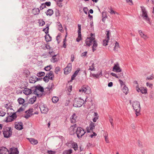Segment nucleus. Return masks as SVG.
<instances>
[{"label": "nucleus", "instance_id": "412c9836", "mask_svg": "<svg viewBox=\"0 0 154 154\" xmlns=\"http://www.w3.org/2000/svg\"><path fill=\"white\" fill-rule=\"evenodd\" d=\"M137 91L139 92L140 91L142 94H146L147 93V90L146 88L144 87H141L140 88H138L137 90Z\"/></svg>", "mask_w": 154, "mask_h": 154}, {"label": "nucleus", "instance_id": "680f3d73", "mask_svg": "<svg viewBox=\"0 0 154 154\" xmlns=\"http://www.w3.org/2000/svg\"><path fill=\"white\" fill-rule=\"evenodd\" d=\"M25 73L26 75V77H27L30 74V72L29 70L25 71Z\"/></svg>", "mask_w": 154, "mask_h": 154}, {"label": "nucleus", "instance_id": "9d476101", "mask_svg": "<svg viewBox=\"0 0 154 154\" xmlns=\"http://www.w3.org/2000/svg\"><path fill=\"white\" fill-rule=\"evenodd\" d=\"M43 91L44 89L42 87L40 86H37L36 87L35 93L37 95H38L39 94H41Z\"/></svg>", "mask_w": 154, "mask_h": 154}, {"label": "nucleus", "instance_id": "423d86ee", "mask_svg": "<svg viewBox=\"0 0 154 154\" xmlns=\"http://www.w3.org/2000/svg\"><path fill=\"white\" fill-rule=\"evenodd\" d=\"M39 108L42 113H47L49 110L48 108L43 103H41L39 105Z\"/></svg>", "mask_w": 154, "mask_h": 154}, {"label": "nucleus", "instance_id": "ddd939ff", "mask_svg": "<svg viewBox=\"0 0 154 154\" xmlns=\"http://www.w3.org/2000/svg\"><path fill=\"white\" fill-rule=\"evenodd\" d=\"M8 154H18L19 152L17 148L15 147H12L10 148L9 150H8Z\"/></svg>", "mask_w": 154, "mask_h": 154}, {"label": "nucleus", "instance_id": "6e6552de", "mask_svg": "<svg viewBox=\"0 0 154 154\" xmlns=\"http://www.w3.org/2000/svg\"><path fill=\"white\" fill-rule=\"evenodd\" d=\"M77 126L76 124L71 126L69 129V131L70 134L71 135L74 134L76 132L77 130Z\"/></svg>", "mask_w": 154, "mask_h": 154}, {"label": "nucleus", "instance_id": "bf43d9fd", "mask_svg": "<svg viewBox=\"0 0 154 154\" xmlns=\"http://www.w3.org/2000/svg\"><path fill=\"white\" fill-rule=\"evenodd\" d=\"M46 7L45 4H42L41 5L40 7V9L41 10H42L43 8H45Z\"/></svg>", "mask_w": 154, "mask_h": 154}, {"label": "nucleus", "instance_id": "72a5a7b5", "mask_svg": "<svg viewBox=\"0 0 154 154\" xmlns=\"http://www.w3.org/2000/svg\"><path fill=\"white\" fill-rule=\"evenodd\" d=\"M53 13V11L51 9H48L46 13V14L47 15H49L50 16Z\"/></svg>", "mask_w": 154, "mask_h": 154}, {"label": "nucleus", "instance_id": "cd10ccee", "mask_svg": "<svg viewBox=\"0 0 154 154\" xmlns=\"http://www.w3.org/2000/svg\"><path fill=\"white\" fill-rule=\"evenodd\" d=\"M63 0H56L57 5L59 7H62L63 6L62 2Z\"/></svg>", "mask_w": 154, "mask_h": 154}, {"label": "nucleus", "instance_id": "f8f14e48", "mask_svg": "<svg viewBox=\"0 0 154 154\" xmlns=\"http://www.w3.org/2000/svg\"><path fill=\"white\" fill-rule=\"evenodd\" d=\"M142 17H143L144 19L148 21H149V19L148 17L145 8H142Z\"/></svg>", "mask_w": 154, "mask_h": 154}, {"label": "nucleus", "instance_id": "0eeeda50", "mask_svg": "<svg viewBox=\"0 0 154 154\" xmlns=\"http://www.w3.org/2000/svg\"><path fill=\"white\" fill-rule=\"evenodd\" d=\"M132 106L136 112H139L140 109V105L139 102L135 101L132 104Z\"/></svg>", "mask_w": 154, "mask_h": 154}, {"label": "nucleus", "instance_id": "37998d69", "mask_svg": "<svg viewBox=\"0 0 154 154\" xmlns=\"http://www.w3.org/2000/svg\"><path fill=\"white\" fill-rule=\"evenodd\" d=\"M45 75V73L44 72H39L37 74V75L38 77H41L44 76Z\"/></svg>", "mask_w": 154, "mask_h": 154}, {"label": "nucleus", "instance_id": "1a4fd4ad", "mask_svg": "<svg viewBox=\"0 0 154 154\" xmlns=\"http://www.w3.org/2000/svg\"><path fill=\"white\" fill-rule=\"evenodd\" d=\"M72 70V64L69 63L67 66L64 69V73L65 74L67 75Z\"/></svg>", "mask_w": 154, "mask_h": 154}, {"label": "nucleus", "instance_id": "79ce46f5", "mask_svg": "<svg viewBox=\"0 0 154 154\" xmlns=\"http://www.w3.org/2000/svg\"><path fill=\"white\" fill-rule=\"evenodd\" d=\"M18 102L20 104H23L24 102V100L22 98H20L18 99Z\"/></svg>", "mask_w": 154, "mask_h": 154}, {"label": "nucleus", "instance_id": "c756f323", "mask_svg": "<svg viewBox=\"0 0 154 154\" xmlns=\"http://www.w3.org/2000/svg\"><path fill=\"white\" fill-rule=\"evenodd\" d=\"M45 37L46 42H49L51 40V38L49 34H46Z\"/></svg>", "mask_w": 154, "mask_h": 154}, {"label": "nucleus", "instance_id": "2eb2a0df", "mask_svg": "<svg viewBox=\"0 0 154 154\" xmlns=\"http://www.w3.org/2000/svg\"><path fill=\"white\" fill-rule=\"evenodd\" d=\"M113 71L116 72H120L122 70L118 64H115L113 68Z\"/></svg>", "mask_w": 154, "mask_h": 154}, {"label": "nucleus", "instance_id": "c9c22d12", "mask_svg": "<svg viewBox=\"0 0 154 154\" xmlns=\"http://www.w3.org/2000/svg\"><path fill=\"white\" fill-rule=\"evenodd\" d=\"M13 121L12 118L11 116H8L6 118L5 121L6 122H11Z\"/></svg>", "mask_w": 154, "mask_h": 154}, {"label": "nucleus", "instance_id": "b1692460", "mask_svg": "<svg viewBox=\"0 0 154 154\" xmlns=\"http://www.w3.org/2000/svg\"><path fill=\"white\" fill-rule=\"evenodd\" d=\"M48 76L49 79L51 80H53V79L54 77V75L53 74V73L52 71H50L49 73L46 74Z\"/></svg>", "mask_w": 154, "mask_h": 154}, {"label": "nucleus", "instance_id": "2f4dec72", "mask_svg": "<svg viewBox=\"0 0 154 154\" xmlns=\"http://www.w3.org/2000/svg\"><path fill=\"white\" fill-rule=\"evenodd\" d=\"M58 60V59L57 58V55H55L52 57L51 59V61L53 62H55L57 61Z\"/></svg>", "mask_w": 154, "mask_h": 154}, {"label": "nucleus", "instance_id": "603ef678", "mask_svg": "<svg viewBox=\"0 0 154 154\" xmlns=\"http://www.w3.org/2000/svg\"><path fill=\"white\" fill-rule=\"evenodd\" d=\"M66 38H64V40L63 42V47L64 48H66Z\"/></svg>", "mask_w": 154, "mask_h": 154}, {"label": "nucleus", "instance_id": "5701e85b", "mask_svg": "<svg viewBox=\"0 0 154 154\" xmlns=\"http://www.w3.org/2000/svg\"><path fill=\"white\" fill-rule=\"evenodd\" d=\"M94 66V63L93 62H91L88 70H90L91 71H95L96 70V69Z\"/></svg>", "mask_w": 154, "mask_h": 154}, {"label": "nucleus", "instance_id": "0e129e2a", "mask_svg": "<svg viewBox=\"0 0 154 154\" xmlns=\"http://www.w3.org/2000/svg\"><path fill=\"white\" fill-rule=\"evenodd\" d=\"M97 134L94 132H93V134L91 135L90 136L91 138H93L94 137H95L97 136Z\"/></svg>", "mask_w": 154, "mask_h": 154}, {"label": "nucleus", "instance_id": "7c9ffc66", "mask_svg": "<svg viewBox=\"0 0 154 154\" xmlns=\"http://www.w3.org/2000/svg\"><path fill=\"white\" fill-rule=\"evenodd\" d=\"M57 25L58 26V30L62 32L63 31L62 25L60 22L57 23Z\"/></svg>", "mask_w": 154, "mask_h": 154}, {"label": "nucleus", "instance_id": "774afa93", "mask_svg": "<svg viewBox=\"0 0 154 154\" xmlns=\"http://www.w3.org/2000/svg\"><path fill=\"white\" fill-rule=\"evenodd\" d=\"M45 4V6L47 5L48 6H49L51 5V2H46Z\"/></svg>", "mask_w": 154, "mask_h": 154}, {"label": "nucleus", "instance_id": "393cba45", "mask_svg": "<svg viewBox=\"0 0 154 154\" xmlns=\"http://www.w3.org/2000/svg\"><path fill=\"white\" fill-rule=\"evenodd\" d=\"M80 68H78L77 69L75 72L74 74L72 75L71 77L72 80H73L75 79V77L78 75L79 72L80 71Z\"/></svg>", "mask_w": 154, "mask_h": 154}, {"label": "nucleus", "instance_id": "39448f33", "mask_svg": "<svg viewBox=\"0 0 154 154\" xmlns=\"http://www.w3.org/2000/svg\"><path fill=\"white\" fill-rule=\"evenodd\" d=\"M85 131V130L81 127H79L77 128L76 130V134L77 137L79 138H80L84 135Z\"/></svg>", "mask_w": 154, "mask_h": 154}, {"label": "nucleus", "instance_id": "6e6d98bb", "mask_svg": "<svg viewBox=\"0 0 154 154\" xmlns=\"http://www.w3.org/2000/svg\"><path fill=\"white\" fill-rule=\"evenodd\" d=\"M146 85L147 86H149V88H152L153 86V84L151 83H150L148 82H147L146 83Z\"/></svg>", "mask_w": 154, "mask_h": 154}, {"label": "nucleus", "instance_id": "9b49d317", "mask_svg": "<svg viewBox=\"0 0 154 154\" xmlns=\"http://www.w3.org/2000/svg\"><path fill=\"white\" fill-rule=\"evenodd\" d=\"M95 124L92 122H90L89 126L87 127L86 130L88 132H90L95 128Z\"/></svg>", "mask_w": 154, "mask_h": 154}, {"label": "nucleus", "instance_id": "f03ea898", "mask_svg": "<svg viewBox=\"0 0 154 154\" xmlns=\"http://www.w3.org/2000/svg\"><path fill=\"white\" fill-rule=\"evenodd\" d=\"M3 133L5 137L8 138L11 137L12 134L11 128L7 127L4 128L3 131Z\"/></svg>", "mask_w": 154, "mask_h": 154}, {"label": "nucleus", "instance_id": "bb28decb", "mask_svg": "<svg viewBox=\"0 0 154 154\" xmlns=\"http://www.w3.org/2000/svg\"><path fill=\"white\" fill-rule=\"evenodd\" d=\"M71 144L73 148L75 151L78 150V146L77 143L74 142H71Z\"/></svg>", "mask_w": 154, "mask_h": 154}, {"label": "nucleus", "instance_id": "f257e3e1", "mask_svg": "<svg viewBox=\"0 0 154 154\" xmlns=\"http://www.w3.org/2000/svg\"><path fill=\"white\" fill-rule=\"evenodd\" d=\"M95 41V34L91 33L90 35H88V37L85 40V45L90 47Z\"/></svg>", "mask_w": 154, "mask_h": 154}, {"label": "nucleus", "instance_id": "f3484780", "mask_svg": "<svg viewBox=\"0 0 154 154\" xmlns=\"http://www.w3.org/2000/svg\"><path fill=\"white\" fill-rule=\"evenodd\" d=\"M0 154H8V150L5 147H2L0 149Z\"/></svg>", "mask_w": 154, "mask_h": 154}, {"label": "nucleus", "instance_id": "3c124183", "mask_svg": "<svg viewBox=\"0 0 154 154\" xmlns=\"http://www.w3.org/2000/svg\"><path fill=\"white\" fill-rule=\"evenodd\" d=\"M40 26H43L45 24V22L43 20H41L39 21L38 22Z\"/></svg>", "mask_w": 154, "mask_h": 154}, {"label": "nucleus", "instance_id": "e2e57ef3", "mask_svg": "<svg viewBox=\"0 0 154 154\" xmlns=\"http://www.w3.org/2000/svg\"><path fill=\"white\" fill-rule=\"evenodd\" d=\"M88 9L87 8V7L84 8L83 9V11H84V12L86 14H87V11H88Z\"/></svg>", "mask_w": 154, "mask_h": 154}, {"label": "nucleus", "instance_id": "a211bd4d", "mask_svg": "<svg viewBox=\"0 0 154 154\" xmlns=\"http://www.w3.org/2000/svg\"><path fill=\"white\" fill-rule=\"evenodd\" d=\"M15 128L18 130H20L23 129V124L21 122L17 123L15 125Z\"/></svg>", "mask_w": 154, "mask_h": 154}, {"label": "nucleus", "instance_id": "4c0bfd02", "mask_svg": "<svg viewBox=\"0 0 154 154\" xmlns=\"http://www.w3.org/2000/svg\"><path fill=\"white\" fill-rule=\"evenodd\" d=\"M52 102L54 103H57L59 100V99L58 97H52Z\"/></svg>", "mask_w": 154, "mask_h": 154}, {"label": "nucleus", "instance_id": "052dcab7", "mask_svg": "<svg viewBox=\"0 0 154 154\" xmlns=\"http://www.w3.org/2000/svg\"><path fill=\"white\" fill-rule=\"evenodd\" d=\"M11 116L12 117V118L13 120L17 117L15 113L13 114Z\"/></svg>", "mask_w": 154, "mask_h": 154}, {"label": "nucleus", "instance_id": "e433bc0d", "mask_svg": "<svg viewBox=\"0 0 154 154\" xmlns=\"http://www.w3.org/2000/svg\"><path fill=\"white\" fill-rule=\"evenodd\" d=\"M94 117L93 119V120L94 122H96L97 120L98 119V114L97 113L95 112L94 113Z\"/></svg>", "mask_w": 154, "mask_h": 154}, {"label": "nucleus", "instance_id": "49530a36", "mask_svg": "<svg viewBox=\"0 0 154 154\" xmlns=\"http://www.w3.org/2000/svg\"><path fill=\"white\" fill-rule=\"evenodd\" d=\"M51 69V65H49L48 66H47L46 67H45L44 68V69L47 71H50V70Z\"/></svg>", "mask_w": 154, "mask_h": 154}, {"label": "nucleus", "instance_id": "dca6fc26", "mask_svg": "<svg viewBox=\"0 0 154 154\" xmlns=\"http://www.w3.org/2000/svg\"><path fill=\"white\" fill-rule=\"evenodd\" d=\"M29 142L32 145H36L38 143V141L33 138H27Z\"/></svg>", "mask_w": 154, "mask_h": 154}, {"label": "nucleus", "instance_id": "4d7b16f0", "mask_svg": "<svg viewBox=\"0 0 154 154\" xmlns=\"http://www.w3.org/2000/svg\"><path fill=\"white\" fill-rule=\"evenodd\" d=\"M154 79V76L153 75H151L150 77H147L146 78V79H148L149 80H152Z\"/></svg>", "mask_w": 154, "mask_h": 154}, {"label": "nucleus", "instance_id": "58836bf2", "mask_svg": "<svg viewBox=\"0 0 154 154\" xmlns=\"http://www.w3.org/2000/svg\"><path fill=\"white\" fill-rule=\"evenodd\" d=\"M109 39H108L106 38H105L103 40V45L104 46H106L108 45V43L109 42Z\"/></svg>", "mask_w": 154, "mask_h": 154}, {"label": "nucleus", "instance_id": "a18cd8bd", "mask_svg": "<svg viewBox=\"0 0 154 154\" xmlns=\"http://www.w3.org/2000/svg\"><path fill=\"white\" fill-rule=\"evenodd\" d=\"M49 27L48 26L46 28L44 29L43 30V31L45 32V33L47 34L49 32Z\"/></svg>", "mask_w": 154, "mask_h": 154}, {"label": "nucleus", "instance_id": "c03bdc74", "mask_svg": "<svg viewBox=\"0 0 154 154\" xmlns=\"http://www.w3.org/2000/svg\"><path fill=\"white\" fill-rule=\"evenodd\" d=\"M49 78H48V76L46 74V76H45L43 78V80L45 82H47L49 81Z\"/></svg>", "mask_w": 154, "mask_h": 154}, {"label": "nucleus", "instance_id": "a19ab883", "mask_svg": "<svg viewBox=\"0 0 154 154\" xmlns=\"http://www.w3.org/2000/svg\"><path fill=\"white\" fill-rule=\"evenodd\" d=\"M123 91L125 94H126L128 93V89L127 87L126 86H125L124 87L123 89Z\"/></svg>", "mask_w": 154, "mask_h": 154}, {"label": "nucleus", "instance_id": "473e14b6", "mask_svg": "<svg viewBox=\"0 0 154 154\" xmlns=\"http://www.w3.org/2000/svg\"><path fill=\"white\" fill-rule=\"evenodd\" d=\"M36 97L35 96L33 97L32 98L30 99L29 101L30 103H33L36 100Z\"/></svg>", "mask_w": 154, "mask_h": 154}, {"label": "nucleus", "instance_id": "ea45409f", "mask_svg": "<svg viewBox=\"0 0 154 154\" xmlns=\"http://www.w3.org/2000/svg\"><path fill=\"white\" fill-rule=\"evenodd\" d=\"M78 37L76 38V41L77 42H79L82 39V35L81 33H78Z\"/></svg>", "mask_w": 154, "mask_h": 154}, {"label": "nucleus", "instance_id": "7ed1b4c3", "mask_svg": "<svg viewBox=\"0 0 154 154\" xmlns=\"http://www.w3.org/2000/svg\"><path fill=\"white\" fill-rule=\"evenodd\" d=\"M79 91L85 94H89L91 92V89L90 87L87 85H84L82 86Z\"/></svg>", "mask_w": 154, "mask_h": 154}, {"label": "nucleus", "instance_id": "8fccbe9b", "mask_svg": "<svg viewBox=\"0 0 154 154\" xmlns=\"http://www.w3.org/2000/svg\"><path fill=\"white\" fill-rule=\"evenodd\" d=\"M48 154H55L56 152L52 150H48L47 152Z\"/></svg>", "mask_w": 154, "mask_h": 154}, {"label": "nucleus", "instance_id": "5fc2aeb1", "mask_svg": "<svg viewBox=\"0 0 154 154\" xmlns=\"http://www.w3.org/2000/svg\"><path fill=\"white\" fill-rule=\"evenodd\" d=\"M87 52H84L82 53L81 54V56L82 57H87Z\"/></svg>", "mask_w": 154, "mask_h": 154}, {"label": "nucleus", "instance_id": "f704fd0d", "mask_svg": "<svg viewBox=\"0 0 154 154\" xmlns=\"http://www.w3.org/2000/svg\"><path fill=\"white\" fill-rule=\"evenodd\" d=\"M119 48V43L117 42H116L114 49L115 51H117Z\"/></svg>", "mask_w": 154, "mask_h": 154}, {"label": "nucleus", "instance_id": "09e8293b", "mask_svg": "<svg viewBox=\"0 0 154 154\" xmlns=\"http://www.w3.org/2000/svg\"><path fill=\"white\" fill-rule=\"evenodd\" d=\"M60 71V68L59 67H57L55 68V72L56 74H58Z\"/></svg>", "mask_w": 154, "mask_h": 154}, {"label": "nucleus", "instance_id": "6ab92c4d", "mask_svg": "<svg viewBox=\"0 0 154 154\" xmlns=\"http://www.w3.org/2000/svg\"><path fill=\"white\" fill-rule=\"evenodd\" d=\"M77 116L75 113L73 114L70 118L71 122L72 123H75L76 122Z\"/></svg>", "mask_w": 154, "mask_h": 154}, {"label": "nucleus", "instance_id": "c85d7f7f", "mask_svg": "<svg viewBox=\"0 0 154 154\" xmlns=\"http://www.w3.org/2000/svg\"><path fill=\"white\" fill-rule=\"evenodd\" d=\"M40 12V10L38 8H34L32 10V12L35 15L38 14Z\"/></svg>", "mask_w": 154, "mask_h": 154}, {"label": "nucleus", "instance_id": "4468645a", "mask_svg": "<svg viewBox=\"0 0 154 154\" xmlns=\"http://www.w3.org/2000/svg\"><path fill=\"white\" fill-rule=\"evenodd\" d=\"M33 109H30L28 110L26 112V114L25 115V117L26 118L30 117L33 114Z\"/></svg>", "mask_w": 154, "mask_h": 154}, {"label": "nucleus", "instance_id": "864d4df0", "mask_svg": "<svg viewBox=\"0 0 154 154\" xmlns=\"http://www.w3.org/2000/svg\"><path fill=\"white\" fill-rule=\"evenodd\" d=\"M78 33H81V25L78 24Z\"/></svg>", "mask_w": 154, "mask_h": 154}, {"label": "nucleus", "instance_id": "4be33fe9", "mask_svg": "<svg viewBox=\"0 0 154 154\" xmlns=\"http://www.w3.org/2000/svg\"><path fill=\"white\" fill-rule=\"evenodd\" d=\"M23 91V93L26 95H29L32 93V90L27 88H25Z\"/></svg>", "mask_w": 154, "mask_h": 154}, {"label": "nucleus", "instance_id": "338daca9", "mask_svg": "<svg viewBox=\"0 0 154 154\" xmlns=\"http://www.w3.org/2000/svg\"><path fill=\"white\" fill-rule=\"evenodd\" d=\"M111 74L112 76L115 77L117 78H119L118 76L116 74L113 73H111Z\"/></svg>", "mask_w": 154, "mask_h": 154}, {"label": "nucleus", "instance_id": "13d9d810", "mask_svg": "<svg viewBox=\"0 0 154 154\" xmlns=\"http://www.w3.org/2000/svg\"><path fill=\"white\" fill-rule=\"evenodd\" d=\"M104 137L105 140V141L106 143H109V142L108 138L106 134L104 136Z\"/></svg>", "mask_w": 154, "mask_h": 154}, {"label": "nucleus", "instance_id": "a878e982", "mask_svg": "<svg viewBox=\"0 0 154 154\" xmlns=\"http://www.w3.org/2000/svg\"><path fill=\"white\" fill-rule=\"evenodd\" d=\"M92 44L93 46L92 47V50L93 52H94L96 50V48L97 46V44L96 40Z\"/></svg>", "mask_w": 154, "mask_h": 154}, {"label": "nucleus", "instance_id": "69168bd1", "mask_svg": "<svg viewBox=\"0 0 154 154\" xmlns=\"http://www.w3.org/2000/svg\"><path fill=\"white\" fill-rule=\"evenodd\" d=\"M109 31H108L107 33L106 34V38L108 39L109 40Z\"/></svg>", "mask_w": 154, "mask_h": 154}, {"label": "nucleus", "instance_id": "de8ad7c7", "mask_svg": "<svg viewBox=\"0 0 154 154\" xmlns=\"http://www.w3.org/2000/svg\"><path fill=\"white\" fill-rule=\"evenodd\" d=\"M25 107L24 106H22L20 107L18 110L19 112H21L24 111L25 110Z\"/></svg>", "mask_w": 154, "mask_h": 154}, {"label": "nucleus", "instance_id": "20e7f679", "mask_svg": "<svg viewBox=\"0 0 154 154\" xmlns=\"http://www.w3.org/2000/svg\"><path fill=\"white\" fill-rule=\"evenodd\" d=\"M84 103V101L80 98L75 99L74 100L73 106L76 107H80Z\"/></svg>", "mask_w": 154, "mask_h": 154}, {"label": "nucleus", "instance_id": "aec40b11", "mask_svg": "<svg viewBox=\"0 0 154 154\" xmlns=\"http://www.w3.org/2000/svg\"><path fill=\"white\" fill-rule=\"evenodd\" d=\"M139 32L140 36L144 39L146 40L148 38V36L146 34H144L141 30H139Z\"/></svg>", "mask_w": 154, "mask_h": 154}]
</instances>
